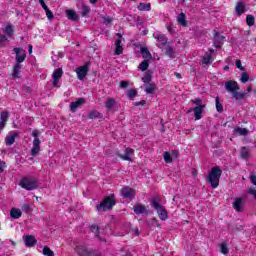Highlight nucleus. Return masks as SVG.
Returning <instances> with one entry per match:
<instances>
[{"label": "nucleus", "mask_w": 256, "mask_h": 256, "mask_svg": "<svg viewBox=\"0 0 256 256\" xmlns=\"http://www.w3.org/2000/svg\"><path fill=\"white\" fill-rule=\"evenodd\" d=\"M225 89L226 91H228V93H231L233 99L239 100V99H245V95H247V93L245 92H239V83H237V81H227L225 83Z\"/></svg>", "instance_id": "nucleus-1"}, {"label": "nucleus", "mask_w": 256, "mask_h": 256, "mask_svg": "<svg viewBox=\"0 0 256 256\" xmlns=\"http://www.w3.org/2000/svg\"><path fill=\"white\" fill-rule=\"evenodd\" d=\"M223 175V170L219 166H215L211 169L207 176V181L211 185L212 189H217L219 187V181Z\"/></svg>", "instance_id": "nucleus-2"}, {"label": "nucleus", "mask_w": 256, "mask_h": 256, "mask_svg": "<svg viewBox=\"0 0 256 256\" xmlns=\"http://www.w3.org/2000/svg\"><path fill=\"white\" fill-rule=\"evenodd\" d=\"M20 187L22 189H26V191H33L39 187V182L34 177H24L19 182Z\"/></svg>", "instance_id": "nucleus-3"}, {"label": "nucleus", "mask_w": 256, "mask_h": 256, "mask_svg": "<svg viewBox=\"0 0 256 256\" xmlns=\"http://www.w3.org/2000/svg\"><path fill=\"white\" fill-rule=\"evenodd\" d=\"M152 207L157 211L159 219L161 221H167L169 219V213L167 212V209L161 205L159 200L157 198H154L152 200Z\"/></svg>", "instance_id": "nucleus-4"}, {"label": "nucleus", "mask_w": 256, "mask_h": 256, "mask_svg": "<svg viewBox=\"0 0 256 256\" xmlns=\"http://www.w3.org/2000/svg\"><path fill=\"white\" fill-rule=\"evenodd\" d=\"M115 205V196H108L96 206L97 211H109Z\"/></svg>", "instance_id": "nucleus-5"}, {"label": "nucleus", "mask_w": 256, "mask_h": 256, "mask_svg": "<svg viewBox=\"0 0 256 256\" xmlns=\"http://www.w3.org/2000/svg\"><path fill=\"white\" fill-rule=\"evenodd\" d=\"M61 77H63V69L57 68L52 73V85L53 87H61L59 81H61Z\"/></svg>", "instance_id": "nucleus-6"}, {"label": "nucleus", "mask_w": 256, "mask_h": 256, "mask_svg": "<svg viewBox=\"0 0 256 256\" xmlns=\"http://www.w3.org/2000/svg\"><path fill=\"white\" fill-rule=\"evenodd\" d=\"M76 252L79 256H97L95 251L87 249L85 245H79L76 247Z\"/></svg>", "instance_id": "nucleus-7"}, {"label": "nucleus", "mask_w": 256, "mask_h": 256, "mask_svg": "<svg viewBox=\"0 0 256 256\" xmlns=\"http://www.w3.org/2000/svg\"><path fill=\"white\" fill-rule=\"evenodd\" d=\"M153 37L154 39H156L157 45L160 48H163L167 45V36H165L164 34H161L160 32H154Z\"/></svg>", "instance_id": "nucleus-8"}, {"label": "nucleus", "mask_w": 256, "mask_h": 256, "mask_svg": "<svg viewBox=\"0 0 256 256\" xmlns=\"http://www.w3.org/2000/svg\"><path fill=\"white\" fill-rule=\"evenodd\" d=\"M121 195L123 199H135V190L129 186H125L121 190Z\"/></svg>", "instance_id": "nucleus-9"}, {"label": "nucleus", "mask_w": 256, "mask_h": 256, "mask_svg": "<svg viewBox=\"0 0 256 256\" xmlns=\"http://www.w3.org/2000/svg\"><path fill=\"white\" fill-rule=\"evenodd\" d=\"M75 71L79 81H83L87 77V73H89V67L87 65L80 66Z\"/></svg>", "instance_id": "nucleus-10"}, {"label": "nucleus", "mask_w": 256, "mask_h": 256, "mask_svg": "<svg viewBox=\"0 0 256 256\" xmlns=\"http://www.w3.org/2000/svg\"><path fill=\"white\" fill-rule=\"evenodd\" d=\"M14 52L16 53V63L21 65V63H23V61H25L27 54L21 48H14Z\"/></svg>", "instance_id": "nucleus-11"}, {"label": "nucleus", "mask_w": 256, "mask_h": 256, "mask_svg": "<svg viewBox=\"0 0 256 256\" xmlns=\"http://www.w3.org/2000/svg\"><path fill=\"white\" fill-rule=\"evenodd\" d=\"M40 151H41V140H39V138H34L33 146L31 149L32 157H36V155H39Z\"/></svg>", "instance_id": "nucleus-12"}, {"label": "nucleus", "mask_w": 256, "mask_h": 256, "mask_svg": "<svg viewBox=\"0 0 256 256\" xmlns=\"http://www.w3.org/2000/svg\"><path fill=\"white\" fill-rule=\"evenodd\" d=\"M123 161H133V155H135V150L131 148H126L124 154H118Z\"/></svg>", "instance_id": "nucleus-13"}, {"label": "nucleus", "mask_w": 256, "mask_h": 256, "mask_svg": "<svg viewBox=\"0 0 256 256\" xmlns=\"http://www.w3.org/2000/svg\"><path fill=\"white\" fill-rule=\"evenodd\" d=\"M205 109V105L196 106L193 109L188 110V113L194 111V117L196 121H199L201 117H203V110Z\"/></svg>", "instance_id": "nucleus-14"}, {"label": "nucleus", "mask_w": 256, "mask_h": 256, "mask_svg": "<svg viewBox=\"0 0 256 256\" xmlns=\"http://www.w3.org/2000/svg\"><path fill=\"white\" fill-rule=\"evenodd\" d=\"M23 239L26 247H35L37 245V238L33 235H26Z\"/></svg>", "instance_id": "nucleus-15"}, {"label": "nucleus", "mask_w": 256, "mask_h": 256, "mask_svg": "<svg viewBox=\"0 0 256 256\" xmlns=\"http://www.w3.org/2000/svg\"><path fill=\"white\" fill-rule=\"evenodd\" d=\"M245 204V199L243 198H235L233 202V209L237 211L238 213H241L243 211V205Z\"/></svg>", "instance_id": "nucleus-16"}, {"label": "nucleus", "mask_w": 256, "mask_h": 256, "mask_svg": "<svg viewBox=\"0 0 256 256\" xmlns=\"http://www.w3.org/2000/svg\"><path fill=\"white\" fill-rule=\"evenodd\" d=\"M13 25L11 23H7L5 27L3 28V33L9 37V39H14L13 33H14Z\"/></svg>", "instance_id": "nucleus-17"}, {"label": "nucleus", "mask_w": 256, "mask_h": 256, "mask_svg": "<svg viewBox=\"0 0 256 256\" xmlns=\"http://www.w3.org/2000/svg\"><path fill=\"white\" fill-rule=\"evenodd\" d=\"M83 103H85V98H79L77 101L72 102L70 104V111H72V113H75V111H77L78 107H81V105H83Z\"/></svg>", "instance_id": "nucleus-18"}, {"label": "nucleus", "mask_w": 256, "mask_h": 256, "mask_svg": "<svg viewBox=\"0 0 256 256\" xmlns=\"http://www.w3.org/2000/svg\"><path fill=\"white\" fill-rule=\"evenodd\" d=\"M144 91L145 93H147V95H153L157 89V86L155 85V83H147L144 84Z\"/></svg>", "instance_id": "nucleus-19"}, {"label": "nucleus", "mask_w": 256, "mask_h": 256, "mask_svg": "<svg viewBox=\"0 0 256 256\" xmlns=\"http://www.w3.org/2000/svg\"><path fill=\"white\" fill-rule=\"evenodd\" d=\"M66 17L70 19V21H79V15L74 10H66Z\"/></svg>", "instance_id": "nucleus-20"}, {"label": "nucleus", "mask_w": 256, "mask_h": 256, "mask_svg": "<svg viewBox=\"0 0 256 256\" xmlns=\"http://www.w3.org/2000/svg\"><path fill=\"white\" fill-rule=\"evenodd\" d=\"M116 105H117V101L115 100V98H108L105 103V107L106 109H108V111H113Z\"/></svg>", "instance_id": "nucleus-21"}, {"label": "nucleus", "mask_w": 256, "mask_h": 256, "mask_svg": "<svg viewBox=\"0 0 256 256\" xmlns=\"http://www.w3.org/2000/svg\"><path fill=\"white\" fill-rule=\"evenodd\" d=\"M225 41V37L219 35V32L214 34V47H221V43Z\"/></svg>", "instance_id": "nucleus-22"}, {"label": "nucleus", "mask_w": 256, "mask_h": 256, "mask_svg": "<svg viewBox=\"0 0 256 256\" xmlns=\"http://www.w3.org/2000/svg\"><path fill=\"white\" fill-rule=\"evenodd\" d=\"M12 77L13 79H19L21 77V64L16 63L14 65Z\"/></svg>", "instance_id": "nucleus-23"}, {"label": "nucleus", "mask_w": 256, "mask_h": 256, "mask_svg": "<svg viewBox=\"0 0 256 256\" xmlns=\"http://www.w3.org/2000/svg\"><path fill=\"white\" fill-rule=\"evenodd\" d=\"M22 215L23 212L19 208H12L10 211V217H12V219H20Z\"/></svg>", "instance_id": "nucleus-24"}, {"label": "nucleus", "mask_w": 256, "mask_h": 256, "mask_svg": "<svg viewBox=\"0 0 256 256\" xmlns=\"http://www.w3.org/2000/svg\"><path fill=\"white\" fill-rule=\"evenodd\" d=\"M246 8H245V3L240 1L236 4V14H238L239 16L243 15V13H245Z\"/></svg>", "instance_id": "nucleus-25"}, {"label": "nucleus", "mask_w": 256, "mask_h": 256, "mask_svg": "<svg viewBox=\"0 0 256 256\" xmlns=\"http://www.w3.org/2000/svg\"><path fill=\"white\" fill-rule=\"evenodd\" d=\"M17 137V132H11L10 135L6 136V145H13L15 143V139Z\"/></svg>", "instance_id": "nucleus-26"}, {"label": "nucleus", "mask_w": 256, "mask_h": 256, "mask_svg": "<svg viewBox=\"0 0 256 256\" xmlns=\"http://www.w3.org/2000/svg\"><path fill=\"white\" fill-rule=\"evenodd\" d=\"M134 213L136 215H143V213H147V208L141 204L134 206Z\"/></svg>", "instance_id": "nucleus-27"}, {"label": "nucleus", "mask_w": 256, "mask_h": 256, "mask_svg": "<svg viewBox=\"0 0 256 256\" xmlns=\"http://www.w3.org/2000/svg\"><path fill=\"white\" fill-rule=\"evenodd\" d=\"M115 45V55H121V53H123V44H121V38L116 40Z\"/></svg>", "instance_id": "nucleus-28"}, {"label": "nucleus", "mask_w": 256, "mask_h": 256, "mask_svg": "<svg viewBox=\"0 0 256 256\" xmlns=\"http://www.w3.org/2000/svg\"><path fill=\"white\" fill-rule=\"evenodd\" d=\"M89 119H103V114L97 110H93L92 112L89 113L88 115Z\"/></svg>", "instance_id": "nucleus-29"}, {"label": "nucleus", "mask_w": 256, "mask_h": 256, "mask_svg": "<svg viewBox=\"0 0 256 256\" xmlns=\"http://www.w3.org/2000/svg\"><path fill=\"white\" fill-rule=\"evenodd\" d=\"M177 21L179 25H182V27H185V25H187V18L185 16V13H180L178 15Z\"/></svg>", "instance_id": "nucleus-30"}, {"label": "nucleus", "mask_w": 256, "mask_h": 256, "mask_svg": "<svg viewBox=\"0 0 256 256\" xmlns=\"http://www.w3.org/2000/svg\"><path fill=\"white\" fill-rule=\"evenodd\" d=\"M240 157L242 159H249V149L247 147H242L241 148Z\"/></svg>", "instance_id": "nucleus-31"}, {"label": "nucleus", "mask_w": 256, "mask_h": 256, "mask_svg": "<svg viewBox=\"0 0 256 256\" xmlns=\"http://www.w3.org/2000/svg\"><path fill=\"white\" fill-rule=\"evenodd\" d=\"M139 11H151V4L149 3H140L138 5Z\"/></svg>", "instance_id": "nucleus-32"}, {"label": "nucleus", "mask_w": 256, "mask_h": 256, "mask_svg": "<svg viewBox=\"0 0 256 256\" xmlns=\"http://www.w3.org/2000/svg\"><path fill=\"white\" fill-rule=\"evenodd\" d=\"M234 133L245 136L247 135V133H249V130H247V128L236 127L234 129Z\"/></svg>", "instance_id": "nucleus-33"}, {"label": "nucleus", "mask_w": 256, "mask_h": 256, "mask_svg": "<svg viewBox=\"0 0 256 256\" xmlns=\"http://www.w3.org/2000/svg\"><path fill=\"white\" fill-rule=\"evenodd\" d=\"M202 63L204 65H211V63H213V57L211 54H206L202 60Z\"/></svg>", "instance_id": "nucleus-34"}, {"label": "nucleus", "mask_w": 256, "mask_h": 256, "mask_svg": "<svg viewBox=\"0 0 256 256\" xmlns=\"http://www.w3.org/2000/svg\"><path fill=\"white\" fill-rule=\"evenodd\" d=\"M141 53L144 59H152L151 52L147 48H141Z\"/></svg>", "instance_id": "nucleus-35"}, {"label": "nucleus", "mask_w": 256, "mask_h": 256, "mask_svg": "<svg viewBox=\"0 0 256 256\" xmlns=\"http://www.w3.org/2000/svg\"><path fill=\"white\" fill-rule=\"evenodd\" d=\"M139 69L141 71H147V69H149V60L142 61L141 64L139 65Z\"/></svg>", "instance_id": "nucleus-36"}, {"label": "nucleus", "mask_w": 256, "mask_h": 256, "mask_svg": "<svg viewBox=\"0 0 256 256\" xmlns=\"http://www.w3.org/2000/svg\"><path fill=\"white\" fill-rule=\"evenodd\" d=\"M246 23L249 27H253V25H255V17H253V15H248L246 17Z\"/></svg>", "instance_id": "nucleus-37"}, {"label": "nucleus", "mask_w": 256, "mask_h": 256, "mask_svg": "<svg viewBox=\"0 0 256 256\" xmlns=\"http://www.w3.org/2000/svg\"><path fill=\"white\" fill-rule=\"evenodd\" d=\"M42 253H43V255H45V256H55V254L53 253L52 249L49 248V247H47V246H45V247L43 248Z\"/></svg>", "instance_id": "nucleus-38"}, {"label": "nucleus", "mask_w": 256, "mask_h": 256, "mask_svg": "<svg viewBox=\"0 0 256 256\" xmlns=\"http://www.w3.org/2000/svg\"><path fill=\"white\" fill-rule=\"evenodd\" d=\"M42 8L44 9L47 18L51 21V19H53V12H51V10H49V7H47V5L42 6Z\"/></svg>", "instance_id": "nucleus-39"}, {"label": "nucleus", "mask_w": 256, "mask_h": 256, "mask_svg": "<svg viewBox=\"0 0 256 256\" xmlns=\"http://www.w3.org/2000/svg\"><path fill=\"white\" fill-rule=\"evenodd\" d=\"M91 12V7L87 5H82V17H86Z\"/></svg>", "instance_id": "nucleus-40"}, {"label": "nucleus", "mask_w": 256, "mask_h": 256, "mask_svg": "<svg viewBox=\"0 0 256 256\" xmlns=\"http://www.w3.org/2000/svg\"><path fill=\"white\" fill-rule=\"evenodd\" d=\"M164 161H165V163H172L173 162V156H171V153L164 152Z\"/></svg>", "instance_id": "nucleus-41"}, {"label": "nucleus", "mask_w": 256, "mask_h": 256, "mask_svg": "<svg viewBox=\"0 0 256 256\" xmlns=\"http://www.w3.org/2000/svg\"><path fill=\"white\" fill-rule=\"evenodd\" d=\"M220 251L224 255H227V253H229V248L227 247V244L225 243L220 244Z\"/></svg>", "instance_id": "nucleus-42"}, {"label": "nucleus", "mask_w": 256, "mask_h": 256, "mask_svg": "<svg viewBox=\"0 0 256 256\" xmlns=\"http://www.w3.org/2000/svg\"><path fill=\"white\" fill-rule=\"evenodd\" d=\"M216 110L218 113H223V105L219 103V97H216Z\"/></svg>", "instance_id": "nucleus-43"}, {"label": "nucleus", "mask_w": 256, "mask_h": 256, "mask_svg": "<svg viewBox=\"0 0 256 256\" xmlns=\"http://www.w3.org/2000/svg\"><path fill=\"white\" fill-rule=\"evenodd\" d=\"M240 81H241V83H247V81H249V74H247L246 72H243L241 74Z\"/></svg>", "instance_id": "nucleus-44"}, {"label": "nucleus", "mask_w": 256, "mask_h": 256, "mask_svg": "<svg viewBox=\"0 0 256 256\" xmlns=\"http://www.w3.org/2000/svg\"><path fill=\"white\" fill-rule=\"evenodd\" d=\"M142 81L144 85H147V83H151V74H145L142 78Z\"/></svg>", "instance_id": "nucleus-45"}, {"label": "nucleus", "mask_w": 256, "mask_h": 256, "mask_svg": "<svg viewBox=\"0 0 256 256\" xmlns=\"http://www.w3.org/2000/svg\"><path fill=\"white\" fill-rule=\"evenodd\" d=\"M129 99H135L137 97V90H128Z\"/></svg>", "instance_id": "nucleus-46"}, {"label": "nucleus", "mask_w": 256, "mask_h": 256, "mask_svg": "<svg viewBox=\"0 0 256 256\" xmlns=\"http://www.w3.org/2000/svg\"><path fill=\"white\" fill-rule=\"evenodd\" d=\"M90 229H91L92 233H94V235H96V237H99V227L98 226L92 225L90 227Z\"/></svg>", "instance_id": "nucleus-47"}, {"label": "nucleus", "mask_w": 256, "mask_h": 256, "mask_svg": "<svg viewBox=\"0 0 256 256\" xmlns=\"http://www.w3.org/2000/svg\"><path fill=\"white\" fill-rule=\"evenodd\" d=\"M102 19L104 20L105 25H109V23H112V21H113V18H111L109 16H104V17H102Z\"/></svg>", "instance_id": "nucleus-48"}, {"label": "nucleus", "mask_w": 256, "mask_h": 256, "mask_svg": "<svg viewBox=\"0 0 256 256\" xmlns=\"http://www.w3.org/2000/svg\"><path fill=\"white\" fill-rule=\"evenodd\" d=\"M192 103H194V105H198V107H201V105H203V101L199 98L192 100Z\"/></svg>", "instance_id": "nucleus-49"}, {"label": "nucleus", "mask_w": 256, "mask_h": 256, "mask_svg": "<svg viewBox=\"0 0 256 256\" xmlns=\"http://www.w3.org/2000/svg\"><path fill=\"white\" fill-rule=\"evenodd\" d=\"M166 55H168V57L172 58L173 57V48L167 47L166 48Z\"/></svg>", "instance_id": "nucleus-50"}, {"label": "nucleus", "mask_w": 256, "mask_h": 256, "mask_svg": "<svg viewBox=\"0 0 256 256\" xmlns=\"http://www.w3.org/2000/svg\"><path fill=\"white\" fill-rule=\"evenodd\" d=\"M236 67L240 71H244L245 68H243V65L241 64V60H236Z\"/></svg>", "instance_id": "nucleus-51"}, {"label": "nucleus", "mask_w": 256, "mask_h": 256, "mask_svg": "<svg viewBox=\"0 0 256 256\" xmlns=\"http://www.w3.org/2000/svg\"><path fill=\"white\" fill-rule=\"evenodd\" d=\"M129 86V83L127 82V81H121L120 82V87L122 88V89H125L126 87H128Z\"/></svg>", "instance_id": "nucleus-52"}, {"label": "nucleus", "mask_w": 256, "mask_h": 256, "mask_svg": "<svg viewBox=\"0 0 256 256\" xmlns=\"http://www.w3.org/2000/svg\"><path fill=\"white\" fill-rule=\"evenodd\" d=\"M6 164L5 162L0 160V173H3V171L5 170Z\"/></svg>", "instance_id": "nucleus-53"}, {"label": "nucleus", "mask_w": 256, "mask_h": 256, "mask_svg": "<svg viewBox=\"0 0 256 256\" xmlns=\"http://www.w3.org/2000/svg\"><path fill=\"white\" fill-rule=\"evenodd\" d=\"M29 209H31V206L29 204H24L22 206V210L25 211L27 213V211H29Z\"/></svg>", "instance_id": "nucleus-54"}, {"label": "nucleus", "mask_w": 256, "mask_h": 256, "mask_svg": "<svg viewBox=\"0 0 256 256\" xmlns=\"http://www.w3.org/2000/svg\"><path fill=\"white\" fill-rule=\"evenodd\" d=\"M5 41H7V36L0 34V45L1 43H5Z\"/></svg>", "instance_id": "nucleus-55"}, {"label": "nucleus", "mask_w": 256, "mask_h": 256, "mask_svg": "<svg viewBox=\"0 0 256 256\" xmlns=\"http://www.w3.org/2000/svg\"><path fill=\"white\" fill-rule=\"evenodd\" d=\"M250 181L256 186V175H250Z\"/></svg>", "instance_id": "nucleus-56"}, {"label": "nucleus", "mask_w": 256, "mask_h": 256, "mask_svg": "<svg viewBox=\"0 0 256 256\" xmlns=\"http://www.w3.org/2000/svg\"><path fill=\"white\" fill-rule=\"evenodd\" d=\"M248 193H249L250 195H253V196L255 197V199H256V190H255V189H253V188L249 189V190H248Z\"/></svg>", "instance_id": "nucleus-57"}, {"label": "nucleus", "mask_w": 256, "mask_h": 256, "mask_svg": "<svg viewBox=\"0 0 256 256\" xmlns=\"http://www.w3.org/2000/svg\"><path fill=\"white\" fill-rule=\"evenodd\" d=\"M172 159H177V157H179V152H172V154H170Z\"/></svg>", "instance_id": "nucleus-58"}, {"label": "nucleus", "mask_w": 256, "mask_h": 256, "mask_svg": "<svg viewBox=\"0 0 256 256\" xmlns=\"http://www.w3.org/2000/svg\"><path fill=\"white\" fill-rule=\"evenodd\" d=\"M32 135H33V137H35V139H38L37 136L39 135V131L38 130H34L32 132Z\"/></svg>", "instance_id": "nucleus-59"}, {"label": "nucleus", "mask_w": 256, "mask_h": 256, "mask_svg": "<svg viewBox=\"0 0 256 256\" xmlns=\"http://www.w3.org/2000/svg\"><path fill=\"white\" fill-rule=\"evenodd\" d=\"M167 29L170 33H173V24H169Z\"/></svg>", "instance_id": "nucleus-60"}, {"label": "nucleus", "mask_w": 256, "mask_h": 256, "mask_svg": "<svg viewBox=\"0 0 256 256\" xmlns=\"http://www.w3.org/2000/svg\"><path fill=\"white\" fill-rule=\"evenodd\" d=\"M28 51H29V54L31 55V53H33V46L32 45H29L28 46Z\"/></svg>", "instance_id": "nucleus-61"}, {"label": "nucleus", "mask_w": 256, "mask_h": 256, "mask_svg": "<svg viewBox=\"0 0 256 256\" xmlns=\"http://www.w3.org/2000/svg\"><path fill=\"white\" fill-rule=\"evenodd\" d=\"M38 1L40 3L41 7H44L45 5H47V4H45V0H38Z\"/></svg>", "instance_id": "nucleus-62"}, {"label": "nucleus", "mask_w": 256, "mask_h": 256, "mask_svg": "<svg viewBox=\"0 0 256 256\" xmlns=\"http://www.w3.org/2000/svg\"><path fill=\"white\" fill-rule=\"evenodd\" d=\"M145 103H146L145 100H142V101H140L139 103H136V105H137V106H139V105H145Z\"/></svg>", "instance_id": "nucleus-63"}, {"label": "nucleus", "mask_w": 256, "mask_h": 256, "mask_svg": "<svg viewBox=\"0 0 256 256\" xmlns=\"http://www.w3.org/2000/svg\"><path fill=\"white\" fill-rule=\"evenodd\" d=\"M192 175H193V177H197V170H193Z\"/></svg>", "instance_id": "nucleus-64"}]
</instances>
